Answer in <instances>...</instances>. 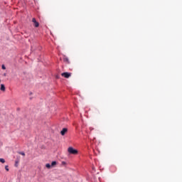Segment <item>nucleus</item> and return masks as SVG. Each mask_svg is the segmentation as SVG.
<instances>
[{
	"label": "nucleus",
	"mask_w": 182,
	"mask_h": 182,
	"mask_svg": "<svg viewBox=\"0 0 182 182\" xmlns=\"http://www.w3.org/2000/svg\"><path fill=\"white\" fill-rule=\"evenodd\" d=\"M68 151L70 154H77L78 151L77 149H73V147L70 146L68 149Z\"/></svg>",
	"instance_id": "nucleus-1"
},
{
	"label": "nucleus",
	"mask_w": 182,
	"mask_h": 182,
	"mask_svg": "<svg viewBox=\"0 0 182 182\" xmlns=\"http://www.w3.org/2000/svg\"><path fill=\"white\" fill-rule=\"evenodd\" d=\"M71 73H63L61 74V75L63 77H65L66 79H69V77L71 76Z\"/></svg>",
	"instance_id": "nucleus-2"
},
{
	"label": "nucleus",
	"mask_w": 182,
	"mask_h": 182,
	"mask_svg": "<svg viewBox=\"0 0 182 182\" xmlns=\"http://www.w3.org/2000/svg\"><path fill=\"white\" fill-rule=\"evenodd\" d=\"M32 22H33L34 26H35L36 28H38V27L39 26V23H38V21H36V18H33L32 19Z\"/></svg>",
	"instance_id": "nucleus-3"
},
{
	"label": "nucleus",
	"mask_w": 182,
	"mask_h": 182,
	"mask_svg": "<svg viewBox=\"0 0 182 182\" xmlns=\"http://www.w3.org/2000/svg\"><path fill=\"white\" fill-rule=\"evenodd\" d=\"M66 133H68V129L67 128H63L61 132H60V134L61 136H65V134H66Z\"/></svg>",
	"instance_id": "nucleus-4"
},
{
	"label": "nucleus",
	"mask_w": 182,
	"mask_h": 182,
	"mask_svg": "<svg viewBox=\"0 0 182 182\" xmlns=\"http://www.w3.org/2000/svg\"><path fill=\"white\" fill-rule=\"evenodd\" d=\"M0 90H1L2 92H5V85L1 84V87H0Z\"/></svg>",
	"instance_id": "nucleus-5"
},
{
	"label": "nucleus",
	"mask_w": 182,
	"mask_h": 182,
	"mask_svg": "<svg viewBox=\"0 0 182 182\" xmlns=\"http://www.w3.org/2000/svg\"><path fill=\"white\" fill-rule=\"evenodd\" d=\"M57 163H56V161H53L52 163H51V167H55V166H56Z\"/></svg>",
	"instance_id": "nucleus-6"
},
{
	"label": "nucleus",
	"mask_w": 182,
	"mask_h": 182,
	"mask_svg": "<svg viewBox=\"0 0 182 182\" xmlns=\"http://www.w3.org/2000/svg\"><path fill=\"white\" fill-rule=\"evenodd\" d=\"M46 167L47 168H50V167H52V165H50V164H46Z\"/></svg>",
	"instance_id": "nucleus-7"
},
{
	"label": "nucleus",
	"mask_w": 182,
	"mask_h": 182,
	"mask_svg": "<svg viewBox=\"0 0 182 182\" xmlns=\"http://www.w3.org/2000/svg\"><path fill=\"white\" fill-rule=\"evenodd\" d=\"M0 163H2L4 164V163H5V159L0 158Z\"/></svg>",
	"instance_id": "nucleus-8"
},
{
	"label": "nucleus",
	"mask_w": 182,
	"mask_h": 182,
	"mask_svg": "<svg viewBox=\"0 0 182 182\" xmlns=\"http://www.w3.org/2000/svg\"><path fill=\"white\" fill-rule=\"evenodd\" d=\"M1 69H3L4 70H5V69H6V67H5V65H1Z\"/></svg>",
	"instance_id": "nucleus-9"
},
{
	"label": "nucleus",
	"mask_w": 182,
	"mask_h": 182,
	"mask_svg": "<svg viewBox=\"0 0 182 182\" xmlns=\"http://www.w3.org/2000/svg\"><path fill=\"white\" fill-rule=\"evenodd\" d=\"M8 167H9L8 165L5 166V170L6 171H9V168H8Z\"/></svg>",
	"instance_id": "nucleus-10"
},
{
	"label": "nucleus",
	"mask_w": 182,
	"mask_h": 182,
	"mask_svg": "<svg viewBox=\"0 0 182 182\" xmlns=\"http://www.w3.org/2000/svg\"><path fill=\"white\" fill-rule=\"evenodd\" d=\"M64 62H69V58H64Z\"/></svg>",
	"instance_id": "nucleus-11"
},
{
	"label": "nucleus",
	"mask_w": 182,
	"mask_h": 182,
	"mask_svg": "<svg viewBox=\"0 0 182 182\" xmlns=\"http://www.w3.org/2000/svg\"><path fill=\"white\" fill-rule=\"evenodd\" d=\"M19 154H21V156H25V152H19Z\"/></svg>",
	"instance_id": "nucleus-12"
},
{
	"label": "nucleus",
	"mask_w": 182,
	"mask_h": 182,
	"mask_svg": "<svg viewBox=\"0 0 182 182\" xmlns=\"http://www.w3.org/2000/svg\"><path fill=\"white\" fill-rule=\"evenodd\" d=\"M15 167H18V161H16Z\"/></svg>",
	"instance_id": "nucleus-13"
},
{
	"label": "nucleus",
	"mask_w": 182,
	"mask_h": 182,
	"mask_svg": "<svg viewBox=\"0 0 182 182\" xmlns=\"http://www.w3.org/2000/svg\"><path fill=\"white\" fill-rule=\"evenodd\" d=\"M62 164H63V166H65V164H66V162L63 161V162H62Z\"/></svg>",
	"instance_id": "nucleus-14"
},
{
	"label": "nucleus",
	"mask_w": 182,
	"mask_h": 182,
	"mask_svg": "<svg viewBox=\"0 0 182 182\" xmlns=\"http://www.w3.org/2000/svg\"><path fill=\"white\" fill-rule=\"evenodd\" d=\"M3 76H6V73H4V74H3Z\"/></svg>",
	"instance_id": "nucleus-15"
},
{
	"label": "nucleus",
	"mask_w": 182,
	"mask_h": 182,
	"mask_svg": "<svg viewBox=\"0 0 182 182\" xmlns=\"http://www.w3.org/2000/svg\"><path fill=\"white\" fill-rule=\"evenodd\" d=\"M2 146V142L0 141V147Z\"/></svg>",
	"instance_id": "nucleus-16"
},
{
	"label": "nucleus",
	"mask_w": 182,
	"mask_h": 182,
	"mask_svg": "<svg viewBox=\"0 0 182 182\" xmlns=\"http://www.w3.org/2000/svg\"><path fill=\"white\" fill-rule=\"evenodd\" d=\"M0 83H1V80H0Z\"/></svg>",
	"instance_id": "nucleus-17"
}]
</instances>
